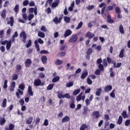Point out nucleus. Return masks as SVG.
Returning <instances> with one entry per match:
<instances>
[{"label": "nucleus", "instance_id": "29", "mask_svg": "<svg viewBox=\"0 0 130 130\" xmlns=\"http://www.w3.org/2000/svg\"><path fill=\"white\" fill-rule=\"evenodd\" d=\"M19 36V35L18 34V31H15L14 32V35L12 36V39L11 40L12 42H15V38H17Z\"/></svg>", "mask_w": 130, "mask_h": 130}, {"label": "nucleus", "instance_id": "13", "mask_svg": "<svg viewBox=\"0 0 130 130\" xmlns=\"http://www.w3.org/2000/svg\"><path fill=\"white\" fill-rule=\"evenodd\" d=\"M72 30H71V29H67L64 32V37H68L70 35H72Z\"/></svg>", "mask_w": 130, "mask_h": 130}, {"label": "nucleus", "instance_id": "28", "mask_svg": "<svg viewBox=\"0 0 130 130\" xmlns=\"http://www.w3.org/2000/svg\"><path fill=\"white\" fill-rule=\"evenodd\" d=\"M107 60L108 61V63L109 64L112 63V64H114V62H115V61L111 59V58L109 57H107Z\"/></svg>", "mask_w": 130, "mask_h": 130}, {"label": "nucleus", "instance_id": "5", "mask_svg": "<svg viewBox=\"0 0 130 130\" xmlns=\"http://www.w3.org/2000/svg\"><path fill=\"white\" fill-rule=\"evenodd\" d=\"M106 4L102 3L99 5V8H102L101 10V15H104V12H105V9H106Z\"/></svg>", "mask_w": 130, "mask_h": 130}, {"label": "nucleus", "instance_id": "15", "mask_svg": "<svg viewBox=\"0 0 130 130\" xmlns=\"http://www.w3.org/2000/svg\"><path fill=\"white\" fill-rule=\"evenodd\" d=\"M8 25H10L11 26H14V17L13 16L10 17V21L7 22Z\"/></svg>", "mask_w": 130, "mask_h": 130}, {"label": "nucleus", "instance_id": "56", "mask_svg": "<svg viewBox=\"0 0 130 130\" xmlns=\"http://www.w3.org/2000/svg\"><path fill=\"white\" fill-rule=\"evenodd\" d=\"M16 69L17 72H20V71L22 70V66L19 64L17 65L16 66Z\"/></svg>", "mask_w": 130, "mask_h": 130}, {"label": "nucleus", "instance_id": "19", "mask_svg": "<svg viewBox=\"0 0 130 130\" xmlns=\"http://www.w3.org/2000/svg\"><path fill=\"white\" fill-rule=\"evenodd\" d=\"M68 121H70V117L68 116H66L64 117L61 120L62 123H64V122H68Z\"/></svg>", "mask_w": 130, "mask_h": 130}, {"label": "nucleus", "instance_id": "16", "mask_svg": "<svg viewBox=\"0 0 130 130\" xmlns=\"http://www.w3.org/2000/svg\"><path fill=\"white\" fill-rule=\"evenodd\" d=\"M112 90V86L111 85H107L105 86L104 88L105 92H108L109 91H111Z\"/></svg>", "mask_w": 130, "mask_h": 130}, {"label": "nucleus", "instance_id": "60", "mask_svg": "<svg viewBox=\"0 0 130 130\" xmlns=\"http://www.w3.org/2000/svg\"><path fill=\"white\" fill-rule=\"evenodd\" d=\"M95 6L94 5H89L87 6L86 9L88 10V11H91V10H93V9H94Z\"/></svg>", "mask_w": 130, "mask_h": 130}, {"label": "nucleus", "instance_id": "58", "mask_svg": "<svg viewBox=\"0 0 130 130\" xmlns=\"http://www.w3.org/2000/svg\"><path fill=\"white\" fill-rule=\"evenodd\" d=\"M4 89H7L8 88V80H5L4 81V84L3 86Z\"/></svg>", "mask_w": 130, "mask_h": 130}, {"label": "nucleus", "instance_id": "30", "mask_svg": "<svg viewBox=\"0 0 130 130\" xmlns=\"http://www.w3.org/2000/svg\"><path fill=\"white\" fill-rule=\"evenodd\" d=\"M80 92H81V89H80V88L77 89L75 91H73V95L74 96H77V95H78V94L80 93Z\"/></svg>", "mask_w": 130, "mask_h": 130}, {"label": "nucleus", "instance_id": "21", "mask_svg": "<svg viewBox=\"0 0 130 130\" xmlns=\"http://www.w3.org/2000/svg\"><path fill=\"white\" fill-rule=\"evenodd\" d=\"M27 92L28 93L29 95H30V96H33L34 93L32 91V86H29L28 87Z\"/></svg>", "mask_w": 130, "mask_h": 130}, {"label": "nucleus", "instance_id": "41", "mask_svg": "<svg viewBox=\"0 0 130 130\" xmlns=\"http://www.w3.org/2000/svg\"><path fill=\"white\" fill-rule=\"evenodd\" d=\"M6 10H4L1 13V16L3 19H5L6 17H7V15H6Z\"/></svg>", "mask_w": 130, "mask_h": 130}, {"label": "nucleus", "instance_id": "55", "mask_svg": "<svg viewBox=\"0 0 130 130\" xmlns=\"http://www.w3.org/2000/svg\"><path fill=\"white\" fill-rule=\"evenodd\" d=\"M22 5L23 7L27 6L28 5H29V1L25 0L23 2Z\"/></svg>", "mask_w": 130, "mask_h": 130}, {"label": "nucleus", "instance_id": "38", "mask_svg": "<svg viewBox=\"0 0 130 130\" xmlns=\"http://www.w3.org/2000/svg\"><path fill=\"white\" fill-rule=\"evenodd\" d=\"M83 95V92H80V93L77 96L76 98V101L77 102H79V101H81L82 100V95Z\"/></svg>", "mask_w": 130, "mask_h": 130}, {"label": "nucleus", "instance_id": "3", "mask_svg": "<svg viewBox=\"0 0 130 130\" xmlns=\"http://www.w3.org/2000/svg\"><path fill=\"white\" fill-rule=\"evenodd\" d=\"M78 41V35L76 34L73 35L71 38L69 40V42H70V43H75V42H77Z\"/></svg>", "mask_w": 130, "mask_h": 130}, {"label": "nucleus", "instance_id": "11", "mask_svg": "<svg viewBox=\"0 0 130 130\" xmlns=\"http://www.w3.org/2000/svg\"><path fill=\"white\" fill-rule=\"evenodd\" d=\"M107 22L109 24H113L114 23V20L112 19H111V15L109 14V13H108V15L107 16Z\"/></svg>", "mask_w": 130, "mask_h": 130}, {"label": "nucleus", "instance_id": "1", "mask_svg": "<svg viewBox=\"0 0 130 130\" xmlns=\"http://www.w3.org/2000/svg\"><path fill=\"white\" fill-rule=\"evenodd\" d=\"M39 43L40 44H43L44 42L41 38H39L38 40L35 41V46L37 50V51H39L40 50V48L39 47Z\"/></svg>", "mask_w": 130, "mask_h": 130}, {"label": "nucleus", "instance_id": "4", "mask_svg": "<svg viewBox=\"0 0 130 130\" xmlns=\"http://www.w3.org/2000/svg\"><path fill=\"white\" fill-rule=\"evenodd\" d=\"M96 62L99 64L98 68L100 71H104V66L103 64H101L102 63V59L101 58L98 59Z\"/></svg>", "mask_w": 130, "mask_h": 130}, {"label": "nucleus", "instance_id": "35", "mask_svg": "<svg viewBox=\"0 0 130 130\" xmlns=\"http://www.w3.org/2000/svg\"><path fill=\"white\" fill-rule=\"evenodd\" d=\"M102 92V88H98L95 92L96 96H100V94H101Z\"/></svg>", "mask_w": 130, "mask_h": 130}, {"label": "nucleus", "instance_id": "31", "mask_svg": "<svg viewBox=\"0 0 130 130\" xmlns=\"http://www.w3.org/2000/svg\"><path fill=\"white\" fill-rule=\"evenodd\" d=\"M55 63L56 64V66H60V64H62V63H63V61H62V60L57 59L56 60Z\"/></svg>", "mask_w": 130, "mask_h": 130}, {"label": "nucleus", "instance_id": "25", "mask_svg": "<svg viewBox=\"0 0 130 130\" xmlns=\"http://www.w3.org/2000/svg\"><path fill=\"white\" fill-rule=\"evenodd\" d=\"M59 4V0H56V2H54L52 3V8H56Z\"/></svg>", "mask_w": 130, "mask_h": 130}, {"label": "nucleus", "instance_id": "7", "mask_svg": "<svg viewBox=\"0 0 130 130\" xmlns=\"http://www.w3.org/2000/svg\"><path fill=\"white\" fill-rule=\"evenodd\" d=\"M41 80L40 79H36L34 80V85L36 86V87H38L39 86H43L44 84H41Z\"/></svg>", "mask_w": 130, "mask_h": 130}, {"label": "nucleus", "instance_id": "17", "mask_svg": "<svg viewBox=\"0 0 130 130\" xmlns=\"http://www.w3.org/2000/svg\"><path fill=\"white\" fill-rule=\"evenodd\" d=\"M14 128H15V125L11 123L9 125V127H6L5 128V130H14Z\"/></svg>", "mask_w": 130, "mask_h": 130}, {"label": "nucleus", "instance_id": "37", "mask_svg": "<svg viewBox=\"0 0 130 130\" xmlns=\"http://www.w3.org/2000/svg\"><path fill=\"white\" fill-rule=\"evenodd\" d=\"M119 32L121 34H124V29H123V26L120 24L119 28Z\"/></svg>", "mask_w": 130, "mask_h": 130}, {"label": "nucleus", "instance_id": "32", "mask_svg": "<svg viewBox=\"0 0 130 130\" xmlns=\"http://www.w3.org/2000/svg\"><path fill=\"white\" fill-rule=\"evenodd\" d=\"M1 106L3 108H6V107H7V99H4Z\"/></svg>", "mask_w": 130, "mask_h": 130}, {"label": "nucleus", "instance_id": "24", "mask_svg": "<svg viewBox=\"0 0 130 130\" xmlns=\"http://www.w3.org/2000/svg\"><path fill=\"white\" fill-rule=\"evenodd\" d=\"M93 116H95V118H99L100 117V113L99 111H94L92 113Z\"/></svg>", "mask_w": 130, "mask_h": 130}, {"label": "nucleus", "instance_id": "27", "mask_svg": "<svg viewBox=\"0 0 130 130\" xmlns=\"http://www.w3.org/2000/svg\"><path fill=\"white\" fill-rule=\"evenodd\" d=\"M124 49H121L120 50V53L119 54V57H120L121 58H123V57H124Z\"/></svg>", "mask_w": 130, "mask_h": 130}, {"label": "nucleus", "instance_id": "59", "mask_svg": "<svg viewBox=\"0 0 130 130\" xmlns=\"http://www.w3.org/2000/svg\"><path fill=\"white\" fill-rule=\"evenodd\" d=\"M87 83L88 85H92L93 84V82L92 81V80L89 77L87 78Z\"/></svg>", "mask_w": 130, "mask_h": 130}, {"label": "nucleus", "instance_id": "39", "mask_svg": "<svg viewBox=\"0 0 130 130\" xmlns=\"http://www.w3.org/2000/svg\"><path fill=\"white\" fill-rule=\"evenodd\" d=\"M122 120H123L122 116H119L117 121V124H119V125H120L121 123H122Z\"/></svg>", "mask_w": 130, "mask_h": 130}, {"label": "nucleus", "instance_id": "49", "mask_svg": "<svg viewBox=\"0 0 130 130\" xmlns=\"http://www.w3.org/2000/svg\"><path fill=\"white\" fill-rule=\"evenodd\" d=\"M53 22H55V24H59V20H58L57 16H56L53 18Z\"/></svg>", "mask_w": 130, "mask_h": 130}, {"label": "nucleus", "instance_id": "18", "mask_svg": "<svg viewBox=\"0 0 130 130\" xmlns=\"http://www.w3.org/2000/svg\"><path fill=\"white\" fill-rule=\"evenodd\" d=\"M33 121V117H29L26 119V124H31Z\"/></svg>", "mask_w": 130, "mask_h": 130}, {"label": "nucleus", "instance_id": "57", "mask_svg": "<svg viewBox=\"0 0 130 130\" xmlns=\"http://www.w3.org/2000/svg\"><path fill=\"white\" fill-rule=\"evenodd\" d=\"M14 11L15 12L16 14L18 13V12H19V5H16L15 6V7L14 8Z\"/></svg>", "mask_w": 130, "mask_h": 130}, {"label": "nucleus", "instance_id": "12", "mask_svg": "<svg viewBox=\"0 0 130 130\" xmlns=\"http://www.w3.org/2000/svg\"><path fill=\"white\" fill-rule=\"evenodd\" d=\"M86 37H87L89 39H92L94 36H95V34L91 33L90 31H88L85 34Z\"/></svg>", "mask_w": 130, "mask_h": 130}, {"label": "nucleus", "instance_id": "33", "mask_svg": "<svg viewBox=\"0 0 130 130\" xmlns=\"http://www.w3.org/2000/svg\"><path fill=\"white\" fill-rule=\"evenodd\" d=\"M38 36L41 37V38H44L45 37V34L42 31H39Z\"/></svg>", "mask_w": 130, "mask_h": 130}, {"label": "nucleus", "instance_id": "62", "mask_svg": "<svg viewBox=\"0 0 130 130\" xmlns=\"http://www.w3.org/2000/svg\"><path fill=\"white\" fill-rule=\"evenodd\" d=\"M16 80H18V75L14 74L12 76V81H16Z\"/></svg>", "mask_w": 130, "mask_h": 130}, {"label": "nucleus", "instance_id": "54", "mask_svg": "<svg viewBox=\"0 0 130 130\" xmlns=\"http://www.w3.org/2000/svg\"><path fill=\"white\" fill-rule=\"evenodd\" d=\"M122 116H123V118H126L127 116V114L126 111H123L121 114Z\"/></svg>", "mask_w": 130, "mask_h": 130}, {"label": "nucleus", "instance_id": "48", "mask_svg": "<svg viewBox=\"0 0 130 130\" xmlns=\"http://www.w3.org/2000/svg\"><path fill=\"white\" fill-rule=\"evenodd\" d=\"M64 21L66 23H70L71 22V18L67 16L64 17Z\"/></svg>", "mask_w": 130, "mask_h": 130}, {"label": "nucleus", "instance_id": "46", "mask_svg": "<svg viewBox=\"0 0 130 130\" xmlns=\"http://www.w3.org/2000/svg\"><path fill=\"white\" fill-rule=\"evenodd\" d=\"M7 122V120L4 118H2L0 120V125H4Z\"/></svg>", "mask_w": 130, "mask_h": 130}, {"label": "nucleus", "instance_id": "34", "mask_svg": "<svg viewBox=\"0 0 130 130\" xmlns=\"http://www.w3.org/2000/svg\"><path fill=\"white\" fill-rule=\"evenodd\" d=\"M110 72V76L111 78H113L114 76H115V74H114V72H113V68H111L109 70Z\"/></svg>", "mask_w": 130, "mask_h": 130}, {"label": "nucleus", "instance_id": "42", "mask_svg": "<svg viewBox=\"0 0 130 130\" xmlns=\"http://www.w3.org/2000/svg\"><path fill=\"white\" fill-rule=\"evenodd\" d=\"M121 64H122L121 62H119L116 64V62L115 61L114 62V64H113L114 68H117V69H118L119 68H120V67H121Z\"/></svg>", "mask_w": 130, "mask_h": 130}, {"label": "nucleus", "instance_id": "64", "mask_svg": "<svg viewBox=\"0 0 130 130\" xmlns=\"http://www.w3.org/2000/svg\"><path fill=\"white\" fill-rule=\"evenodd\" d=\"M129 124H130V119H127L125 121V126H128V125H129Z\"/></svg>", "mask_w": 130, "mask_h": 130}, {"label": "nucleus", "instance_id": "45", "mask_svg": "<svg viewBox=\"0 0 130 130\" xmlns=\"http://www.w3.org/2000/svg\"><path fill=\"white\" fill-rule=\"evenodd\" d=\"M86 128H88V126L86 124H82L80 126V130H85Z\"/></svg>", "mask_w": 130, "mask_h": 130}, {"label": "nucleus", "instance_id": "40", "mask_svg": "<svg viewBox=\"0 0 130 130\" xmlns=\"http://www.w3.org/2000/svg\"><path fill=\"white\" fill-rule=\"evenodd\" d=\"M20 94L21 95H23V91L20 90V89H18V92H16V97L17 98H20Z\"/></svg>", "mask_w": 130, "mask_h": 130}, {"label": "nucleus", "instance_id": "52", "mask_svg": "<svg viewBox=\"0 0 130 130\" xmlns=\"http://www.w3.org/2000/svg\"><path fill=\"white\" fill-rule=\"evenodd\" d=\"M33 18H34V14H30L27 17V19L28 21H31Z\"/></svg>", "mask_w": 130, "mask_h": 130}, {"label": "nucleus", "instance_id": "47", "mask_svg": "<svg viewBox=\"0 0 130 130\" xmlns=\"http://www.w3.org/2000/svg\"><path fill=\"white\" fill-rule=\"evenodd\" d=\"M115 11L116 14H121V11L120 10V8H119V7H116L115 9Z\"/></svg>", "mask_w": 130, "mask_h": 130}, {"label": "nucleus", "instance_id": "36", "mask_svg": "<svg viewBox=\"0 0 130 130\" xmlns=\"http://www.w3.org/2000/svg\"><path fill=\"white\" fill-rule=\"evenodd\" d=\"M59 79H60L59 76H56L52 79V83H56L59 81Z\"/></svg>", "mask_w": 130, "mask_h": 130}, {"label": "nucleus", "instance_id": "23", "mask_svg": "<svg viewBox=\"0 0 130 130\" xmlns=\"http://www.w3.org/2000/svg\"><path fill=\"white\" fill-rule=\"evenodd\" d=\"M57 97L59 99H61V98H64V95L62 94V91H57Z\"/></svg>", "mask_w": 130, "mask_h": 130}, {"label": "nucleus", "instance_id": "26", "mask_svg": "<svg viewBox=\"0 0 130 130\" xmlns=\"http://www.w3.org/2000/svg\"><path fill=\"white\" fill-rule=\"evenodd\" d=\"M75 7V2L73 1L72 3L71 4L70 7H69L68 10L70 12H73L74 11V7Z\"/></svg>", "mask_w": 130, "mask_h": 130}, {"label": "nucleus", "instance_id": "44", "mask_svg": "<svg viewBox=\"0 0 130 130\" xmlns=\"http://www.w3.org/2000/svg\"><path fill=\"white\" fill-rule=\"evenodd\" d=\"M103 64L105 68H107V66H108V62L107 59H104L103 60Z\"/></svg>", "mask_w": 130, "mask_h": 130}, {"label": "nucleus", "instance_id": "63", "mask_svg": "<svg viewBox=\"0 0 130 130\" xmlns=\"http://www.w3.org/2000/svg\"><path fill=\"white\" fill-rule=\"evenodd\" d=\"M92 48H89L86 51V54L90 55L92 53Z\"/></svg>", "mask_w": 130, "mask_h": 130}, {"label": "nucleus", "instance_id": "2", "mask_svg": "<svg viewBox=\"0 0 130 130\" xmlns=\"http://www.w3.org/2000/svg\"><path fill=\"white\" fill-rule=\"evenodd\" d=\"M19 36L20 38H22V41L23 43H26L27 40V34L24 31H22L20 32Z\"/></svg>", "mask_w": 130, "mask_h": 130}, {"label": "nucleus", "instance_id": "51", "mask_svg": "<svg viewBox=\"0 0 130 130\" xmlns=\"http://www.w3.org/2000/svg\"><path fill=\"white\" fill-rule=\"evenodd\" d=\"M31 45H32V41L31 40H29L28 43L26 45V48H29Z\"/></svg>", "mask_w": 130, "mask_h": 130}, {"label": "nucleus", "instance_id": "22", "mask_svg": "<svg viewBox=\"0 0 130 130\" xmlns=\"http://www.w3.org/2000/svg\"><path fill=\"white\" fill-rule=\"evenodd\" d=\"M42 62L44 64L47 63V57L46 56H43L41 57Z\"/></svg>", "mask_w": 130, "mask_h": 130}, {"label": "nucleus", "instance_id": "14", "mask_svg": "<svg viewBox=\"0 0 130 130\" xmlns=\"http://www.w3.org/2000/svg\"><path fill=\"white\" fill-rule=\"evenodd\" d=\"M88 76V71L87 70L84 71L82 72V75L81 76V79L84 80Z\"/></svg>", "mask_w": 130, "mask_h": 130}, {"label": "nucleus", "instance_id": "8", "mask_svg": "<svg viewBox=\"0 0 130 130\" xmlns=\"http://www.w3.org/2000/svg\"><path fill=\"white\" fill-rule=\"evenodd\" d=\"M116 7V4H113L112 6H109L107 7V9L105 11V12L107 13V14L108 15V13L110 11H113L114 7Z\"/></svg>", "mask_w": 130, "mask_h": 130}, {"label": "nucleus", "instance_id": "53", "mask_svg": "<svg viewBox=\"0 0 130 130\" xmlns=\"http://www.w3.org/2000/svg\"><path fill=\"white\" fill-rule=\"evenodd\" d=\"M83 26V22L81 21L78 24V26L76 27V30H79V29H81L82 28V26Z\"/></svg>", "mask_w": 130, "mask_h": 130}, {"label": "nucleus", "instance_id": "6", "mask_svg": "<svg viewBox=\"0 0 130 130\" xmlns=\"http://www.w3.org/2000/svg\"><path fill=\"white\" fill-rule=\"evenodd\" d=\"M28 12L29 14H33L34 13L35 16H37V7H35V8H29L28 9Z\"/></svg>", "mask_w": 130, "mask_h": 130}, {"label": "nucleus", "instance_id": "43", "mask_svg": "<svg viewBox=\"0 0 130 130\" xmlns=\"http://www.w3.org/2000/svg\"><path fill=\"white\" fill-rule=\"evenodd\" d=\"M53 87H54V84H49V85L47 86V90H52V89H53Z\"/></svg>", "mask_w": 130, "mask_h": 130}, {"label": "nucleus", "instance_id": "61", "mask_svg": "<svg viewBox=\"0 0 130 130\" xmlns=\"http://www.w3.org/2000/svg\"><path fill=\"white\" fill-rule=\"evenodd\" d=\"M41 31H42L43 32H47V29H46L45 26L43 25L41 27Z\"/></svg>", "mask_w": 130, "mask_h": 130}, {"label": "nucleus", "instance_id": "10", "mask_svg": "<svg viewBox=\"0 0 130 130\" xmlns=\"http://www.w3.org/2000/svg\"><path fill=\"white\" fill-rule=\"evenodd\" d=\"M15 42H13L12 40L8 41V42L6 44V49L7 50H10L11 46H12V43H14Z\"/></svg>", "mask_w": 130, "mask_h": 130}, {"label": "nucleus", "instance_id": "9", "mask_svg": "<svg viewBox=\"0 0 130 130\" xmlns=\"http://www.w3.org/2000/svg\"><path fill=\"white\" fill-rule=\"evenodd\" d=\"M32 63V61L29 58L27 59L24 63L25 68H29Z\"/></svg>", "mask_w": 130, "mask_h": 130}, {"label": "nucleus", "instance_id": "20", "mask_svg": "<svg viewBox=\"0 0 130 130\" xmlns=\"http://www.w3.org/2000/svg\"><path fill=\"white\" fill-rule=\"evenodd\" d=\"M71 100L72 102H71V104L70 105V107L72 109H74L75 108V107H76V105H75V99L72 98Z\"/></svg>", "mask_w": 130, "mask_h": 130}, {"label": "nucleus", "instance_id": "50", "mask_svg": "<svg viewBox=\"0 0 130 130\" xmlns=\"http://www.w3.org/2000/svg\"><path fill=\"white\" fill-rule=\"evenodd\" d=\"M74 86V82L71 81L69 83H67L66 85V87L68 88H71V87H73Z\"/></svg>", "mask_w": 130, "mask_h": 130}]
</instances>
